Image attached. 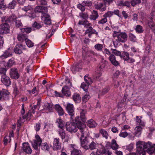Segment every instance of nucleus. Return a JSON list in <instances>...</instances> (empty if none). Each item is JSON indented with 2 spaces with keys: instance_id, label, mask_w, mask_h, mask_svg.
<instances>
[{
  "instance_id": "nucleus-1",
  "label": "nucleus",
  "mask_w": 155,
  "mask_h": 155,
  "mask_svg": "<svg viewBox=\"0 0 155 155\" xmlns=\"http://www.w3.org/2000/svg\"><path fill=\"white\" fill-rule=\"evenodd\" d=\"M83 124L86 126L84 123L81 122L79 117L78 116L75 117L74 122H67L66 123L65 126L66 130L70 133L76 132L78 130L77 128L80 130L81 132V130L79 127V126L81 127V125Z\"/></svg>"
},
{
  "instance_id": "nucleus-2",
  "label": "nucleus",
  "mask_w": 155,
  "mask_h": 155,
  "mask_svg": "<svg viewBox=\"0 0 155 155\" xmlns=\"http://www.w3.org/2000/svg\"><path fill=\"white\" fill-rule=\"evenodd\" d=\"M81 127H79V128L81 130V135L80 137L81 145V147L86 150H87L88 146L90 143L91 142V139L89 137H84V129L86 126L83 124Z\"/></svg>"
},
{
  "instance_id": "nucleus-3",
  "label": "nucleus",
  "mask_w": 155,
  "mask_h": 155,
  "mask_svg": "<svg viewBox=\"0 0 155 155\" xmlns=\"http://www.w3.org/2000/svg\"><path fill=\"white\" fill-rule=\"evenodd\" d=\"M146 143L141 141H139L137 143V150L136 153H131L132 155H145L146 152H147V149Z\"/></svg>"
},
{
  "instance_id": "nucleus-4",
  "label": "nucleus",
  "mask_w": 155,
  "mask_h": 155,
  "mask_svg": "<svg viewBox=\"0 0 155 155\" xmlns=\"http://www.w3.org/2000/svg\"><path fill=\"white\" fill-rule=\"evenodd\" d=\"M84 82H83L81 84V87L85 92H87L89 85L91 84L92 82L91 78L86 75L84 77Z\"/></svg>"
},
{
  "instance_id": "nucleus-5",
  "label": "nucleus",
  "mask_w": 155,
  "mask_h": 155,
  "mask_svg": "<svg viewBox=\"0 0 155 155\" xmlns=\"http://www.w3.org/2000/svg\"><path fill=\"white\" fill-rule=\"evenodd\" d=\"M10 94L7 89H2L0 91V101L8 100L9 99Z\"/></svg>"
},
{
  "instance_id": "nucleus-6",
  "label": "nucleus",
  "mask_w": 155,
  "mask_h": 155,
  "mask_svg": "<svg viewBox=\"0 0 155 155\" xmlns=\"http://www.w3.org/2000/svg\"><path fill=\"white\" fill-rule=\"evenodd\" d=\"M0 34L4 35L9 33L10 32V26L7 22H3L1 25Z\"/></svg>"
},
{
  "instance_id": "nucleus-7",
  "label": "nucleus",
  "mask_w": 155,
  "mask_h": 155,
  "mask_svg": "<svg viewBox=\"0 0 155 155\" xmlns=\"http://www.w3.org/2000/svg\"><path fill=\"white\" fill-rule=\"evenodd\" d=\"M1 81L4 85L6 87L9 86L11 84V80L9 77L6 75L1 76Z\"/></svg>"
},
{
  "instance_id": "nucleus-8",
  "label": "nucleus",
  "mask_w": 155,
  "mask_h": 155,
  "mask_svg": "<svg viewBox=\"0 0 155 155\" xmlns=\"http://www.w3.org/2000/svg\"><path fill=\"white\" fill-rule=\"evenodd\" d=\"M48 9L47 7L37 6L35 8L34 11L35 13H40L42 14V15H45L48 14Z\"/></svg>"
},
{
  "instance_id": "nucleus-9",
  "label": "nucleus",
  "mask_w": 155,
  "mask_h": 155,
  "mask_svg": "<svg viewBox=\"0 0 155 155\" xmlns=\"http://www.w3.org/2000/svg\"><path fill=\"white\" fill-rule=\"evenodd\" d=\"M2 21L3 22H9L11 23L15 21L17 19V16L14 14H12L8 17H4L2 18Z\"/></svg>"
},
{
  "instance_id": "nucleus-10",
  "label": "nucleus",
  "mask_w": 155,
  "mask_h": 155,
  "mask_svg": "<svg viewBox=\"0 0 155 155\" xmlns=\"http://www.w3.org/2000/svg\"><path fill=\"white\" fill-rule=\"evenodd\" d=\"M66 109L68 114L71 116V117L72 118L74 114V110L73 104L70 103L68 104Z\"/></svg>"
},
{
  "instance_id": "nucleus-11",
  "label": "nucleus",
  "mask_w": 155,
  "mask_h": 155,
  "mask_svg": "<svg viewBox=\"0 0 155 155\" xmlns=\"http://www.w3.org/2000/svg\"><path fill=\"white\" fill-rule=\"evenodd\" d=\"M127 35L125 32H120L118 36L117 40L118 41L122 43H124L127 41Z\"/></svg>"
},
{
  "instance_id": "nucleus-12",
  "label": "nucleus",
  "mask_w": 155,
  "mask_h": 155,
  "mask_svg": "<svg viewBox=\"0 0 155 155\" xmlns=\"http://www.w3.org/2000/svg\"><path fill=\"white\" fill-rule=\"evenodd\" d=\"M12 51L10 48H9L5 50L3 54L0 57L2 59H6L12 55Z\"/></svg>"
},
{
  "instance_id": "nucleus-13",
  "label": "nucleus",
  "mask_w": 155,
  "mask_h": 155,
  "mask_svg": "<svg viewBox=\"0 0 155 155\" xmlns=\"http://www.w3.org/2000/svg\"><path fill=\"white\" fill-rule=\"evenodd\" d=\"M145 144L147 145V147L148 153L150 154H152L153 153L155 154V144H152L150 142H148L147 143H146Z\"/></svg>"
},
{
  "instance_id": "nucleus-14",
  "label": "nucleus",
  "mask_w": 155,
  "mask_h": 155,
  "mask_svg": "<svg viewBox=\"0 0 155 155\" xmlns=\"http://www.w3.org/2000/svg\"><path fill=\"white\" fill-rule=\"evenodd\" d=\"M22 149L26 154H30L32 153V150L29 146V143L28 142L24 143H22Z\"/></svg>"
},
{
  "instance_id": "nucleus-15",
  "label": "nucleus",
  "mask_w": 155,
  "mask_h": 155,
  "mask_svg": "<svg viewBox=\"0 0 155 155\" xmlns=\"http://www.w3.org/2000/svg\"><path fill=\"white\" fill-rule=\"evenodd\" d=\"M10 75L12 78L15 79H17L19 77V75L18 73L17 69L16 68H13L11 69Z\"/></svg>"
},
{
  "instance_id": "nucleus-16",
  "label": "nucleus",
  "mask_w": 155,
  "mask_h": 155,
  "mask_svg": "<svg viewBox=\"0 0 155 155\" xmlns=\"http://www.w3.org/2000/svg\"><path fill=\"white\" fill-rule=\"evenodd\" d=\"M41 18L45 25H50L51 24L50 16L48 14L42 15Z\"/></svg>"
},
{
  "instance_id": "nucleus-17",
  "label": "nucleus",
  "mask_w": 155,
  "mask_h": 155,
  "mask_svg": "<svg viewBox=\"0 0 155 155\" xmlns=\"http://www.w3.org/2000/svg\"><path fill=\"white\" fill-rule=\"evenodd\" d=\"M60 139L59 138H56L54 140L53 145V149L56 150L61 149V143L59 142Z\"/></svg>"
},
{
  "instance_id": "nucleus-18",
  "label": "nucleus",
  "mask_w": 155,
  "mask_h": 155,
  "mask_svg": "<svg viewBox=\"0 0 155 155\" xmlns=\"http://www.w3.org/2000/svg\"><path fill=\"white\" fill-rule=\"evenodd\" d=\"M107 151L105 148L101 150L97 149L96 152H92L91 155H106Z\"/></svg>"
},
{
  "instance_id": "nucleus-19",
  "label": "nucleus",
  "mask_w": 155,
  "mask_h": 155,
  "mask_svg": "<svg viewBox=\"0 0 155 155\" xmlns=\"http://www.w3.org/2000/svg\"><path fill=\"white\" fill-rule=\"evenodd\" d=\"M61 92L64 96L69 97L71 95L70 89L68 86H65L63 87Z\"/></svg>"
},
{
  "instance_id": "nucleus-20",
  "label": "nucleus",
  "mask_w": 155,
  "mask_h": 155,
  "mask_svg": "<svg viewBox=\"0 0 155 155\" xmlns=\"http://www.w3.org/2000/svg\"><path fill=\"white\" fill-rule=\"evenodd\" d=\"M28 38V36L27 34L23 33H21L18 34L17 38L18 41L22 42L24 41H25Z\"/></svg>"
},
{
  "instance_id": "nucleus-21",
  "label": "nucleus",
  "mask_w": 155,
  "mask_h": 155,
  "mask_svg": "<svg viewBox=\"0 0 155 155\" xmlns=\"http://www.w3.org/2000/svg\"><path fill=\"white\" fill-rule=\"evenodd\" d=\"M82 64V61L80 60L73 67L71 68V70L75 71H79L81 69V65Z\"/></svg>"
},
{
  "instance_id": "nucleus-22",
  "label": "nucleus",
  "mask_w": 155,
  "mask_h": 155,
  "mask_svg": "<svg viewBox=\"0 0 155 155\" xmlns=\"http://www.w3.org/2000/svg\"><path fill=\"white\" fill-rule=\"evenodd\" d=\"M24 49L23 46L21 44L17 45L14 48V51L16 54H21L22 53V50Z\"/></svg>"
},
{
  "instance_id": "nucleus-23",
  "label": "nucleus",
  "mask_w": 155,
  "mask_h": 155,
  "mask_svg": "<svg viewBox=\"0 0 155 155\" xmlns=\"http://www.w3.org/2000/svg\"><path fill=\"white\" fill-rule=\"evenodd\" d=\"M54 108L56 111H57L59 116H61L64 115V112L59 104H56L55 105Z\"/></svg>"
},
{
  "instance_id": "nucleus-24",
  "label": "nucleus",
  "mask_w": 155,
  "mask_h": 155,
  "mask_svg": "<svg viewBox=\"0 0 155 155\" xmlns=\"http://www.w3.org/2000/svg\"><path fill=\"white\" fill-rule=\"evenodd\" d=\"M37 106L36 105H34L33 107H32L31 108V110H30L28 111V112L26 114V116H23V119H25L26 117H27L28 118L31 117L32 114L31 113L34 114L35 112V110L37 108Z\"/></svg>"
},
{
  "instance_id": "nucleus-25",
  "label": "nucleus",
  "mask_w": 155,
  "mask_h": 155,
  "mask_svg": "<svg viewBox=\"0 0 155 155\" xmlns=\"http://www.w3.org/2000/svg\"><path fill=\"white\" fill-rule=\"evenodd\" d=\"M51 146V145L49 146L47 142L41 143L40 145L41 149L45 152L49 151Z\"/></svg>"
},
{
  "instance_id": "nucleus-26",
  "label": "nucleus",
  "mask_w": 155,
  "mask_h": 155,
  "mask_svg": "<svg viewBox=\"0 0 155 155\" xmlns=\"http://www.w3.org/2000/svg\"><path fill=\"white\" fill-rule=\"evenodd\" d=\"M99 17V15L97 11L93 10L91 12V14L89 17V19L91 20L95 21Z\"/></svg>"
},
{
  "instance_id": "nucleus-27",
  "label": "nucleus",
  "mask_w": 155,
  "mask_h": 155,
  "mask_svg": "<svg viewBox=\"0 0 155 155\" xmlns=\"http://www.w3.org/2000/svg\"><path fill=\"white\" fill-rule=\"evenodd\" d=\"M109 60L111 64L115 66H117L119 64L118 62L116 60L115 56L113 54L110 55Z\"/></svg>"
},
{
  "instance_id": "nucleus-28",
  "label": "nucleus",
  "mask_w": 155,
  "mask_h": 155,
  "mask_svg": "<svg viewBox=\"0 0 155 155\" xmlns=\"http://www.w3.org/2000/svg\"><path fill=\"white\" fill-rule=\"evenodd\" d=\"M98 144L94 142V141L91 142L90 143L87 150L90 149L91 150H92L97 149Z\"/></svg>"
},
{
  "instance_id": "nucleus-29",
  "label": "nucleus",
  "mask_w": 155,
  "mask_h": 155,
  "mask_svg": "<svg viewBox=\"0 0 155 155\" xmlns=\"http://www.w3.org/2000/svg\"><path fill=\"white\" fill-rule=\"evenodd\" d=\"M86 123L87 126L90 128H94L97 125V124L92 119L88 120Z\"/></svg>"
},
{
  "instance_id": "nucleus-30",
  "label": "nucleus",
  "mask_w": 155,
  "mask_h": 155,
  "mask_svg": "<svg viewBox=\"0 0 155 155\" xmlns=\"http://www.w3.org/2000/svg\"><path fill=\"white\" fill-rule=\"evenodd\" d=\"M143 127L140 126H137L136 127L135 131L134 133L135 136L139 137L141 135Z\"/></svg>"
},
{
  "instance_id": "nucleus-31",
  "label": "nucleus",
  "mask_w": 155,
  "mask_h": 155,
  "mask_svg": "<svg viewBox=\"0 0 155 155\" xmlns=\"http://www.w3.org/2000/svg\"><path fill=\"white\" fill-rule=\"evenodd\" d=\"M86 112V111L84 109L81 110V111L80 112V120H81L83 122H85L86 121L87 118L85 116V114Z\"/></svg>"
},
{
  "instance_id": "nucleus-32",
  "label": "nucleus",
  "mask_w": 155,
  "mask_h": 155,
  "mask_svg": "<svg viewBox=\"0 0 155 155\" xmlns=\"http://www.w3.org/2000/svg\"><path fill=\"white\" fill-rule=\"evenodd\" d=\"M73 99L76 103H78L81 102V98L79 94L74 93L73 95Z\"/></svg>"
},
{
  "instance_id": "nucleus-33",
  "label": "nucleus",
  "mask_w": 155,
  "mask_h": 155,
  "mask_svg": "<svg viewBox=\"0 0 155 155\" xmlns=\"http://www.w3.org/2000/svg\"><path fill=\"white\" fill-rule=\"evenodd\" d=\"M87 28V29L86 30L85 33V34L91 33V34H95L96 35H98V33L95 30L93 29L92 26L89 27Z\"/></svg>"
},
{
  "instance_id": "nucleus-34",
  "label": "nucleus",
  "mask_w": 155,
  "mask_h": 155,
  "mask_svg": "<svg viewBox=\"0 0 155 155\" xmlns=\"http://www.w3.org/2000/svg\"><path fill=\"white\" fill-rule=\"evenodd\" d=\"M42 142L41 141H36V140H34L33 143H32L33 147L36 150H38V147L41 144Z\"/></svg>"
},
{
  "instance_id": "nucleus-35",
  "label": "nucleus",
  "mask_w": 155,
  "mask_h": 155,
  "mask_svg": "<svg viewBox=\"0 0 155 155\" xmlns=\"http://www.w3.org/2000/svg\"><path fill=\"white\" fill-rule=\"evenodd\" d=\"M100 133L101 134L103 137L107 139L109 136L106 130L103 129H101L99 130Z\"/></svg>"
},
{
  "instance_id": "nucleus-36",
  "label": "nucleus",
  "mask_w": 155,
  "mask_h": 155,
  "mask_svg": "<svg viewBox=\"0 0 155 155\" xmlns=\"http://www.w3.org/2000/svg\"><path fill=\"white\" fill-rule=\"evenodd\" d=\"M111 147V148L114 150H117L119 148V145L117 143L115 139H113L112 140Z\"/></svg>"
},
{
  "instance_id": "nucleus-37",
  "label": "nucleus",
  "mask_w": 155,
  "mask_h": 155,
  "mask_svg": "<svg viewBox=\"0 0 155 155\" xmlns=\"http://www.w3.org/2000/svg\"><path fill=\"white\" fill-rule=\"evenodd\" d=\"M134 30L136 32L138 33H142L144 31L143 27L141 25H136Z\"/></svg>"
},
{
  "instance_id": "nucleus-38",
  "label": "nucleus",
  "mask_w": 155,
  "mask_h": 155,
  "mask_svg": "<svg viewBox=\"0 0 155 155\" xmlns=\"http://www.w3.org/2000/svg\"><path fill=\"white\" fill-rule=\"evenodd\" d=\"M15 63L14 58H12L10 59L6 64L5 67H11Z\"/></svg>"
},
{
  "instance_id": "nucleus-39",
  "label": "nucleus",
  "mask_w": 155,
  "mask_h": 155,
  "mask_svg": "<svg viewBox=\"0 0 155 155\" xmlns=\"http://www.w3.org/2000/svg\"><path fill=\"white\" fill-rule=\"evenodd\" d=\"M120 58H123L124 61H127L129 59V54L127 52L123 51L121 53Z\"/></svg>"
},
{
  "instance_id": "nucleus-40",
  "label": "nucleus",
  "mask_w": 155,
  "mask_h": 155,
  "mask_svg": "<svg viewBox=\"0 0 155 155\" xmlns=\"http://www.w3.org/2000/svg\"><path fill=\"white\" fill-rule=\"evenodd\" d=\"M71 155H82V153L80 150L74 149L71 151Z\"/></svg>"
},
{
  "instance_id": "nucleus-41",
  "label": "nucleus",
  "mask_w": 155,
  "mask_h": 155,
  "mask_svg": "<svg viewBox=\"0 0 155 155\" xmlns=\"http://www.w3.org/2000/svg\"><path fill=\"white\" fill-rule=\"evenodd\" d=\"M56 123H58V127H59L61 129H63L64 127V124L63 123V121L61 117L57 119Z\"/></svg>"
},
{
  "instance_id": "nucleus-42",
  "label": "nucleus",
  "mask_w": 155,
  "mask_h": 155,
  "mask_svg": "<svg viewBox=\"0 0 155 155\" xmlns=\"http://www.w3.org/2000/svg\"><path fill=\"white\" fill-rule=\"evenodd\" d=\"M17 2L15 0H13L10 2L8 5V8L10 9H14L17 4Z\"/></svg>"
},
{
  "instance_id": "nucleus-43",
  "label": "nucleus",
  "mask_w": 155,
  "mask_h": 155,
  "mask_svg": "<svg viewBox=\"0 0 155 155\" xmlns=\"http://www.w3.org/2000/svg\"><path fill=\"white\" fill-rule=\"evenodd\" d=\"M58 133L62 140H63L65 138L66 133L63 129H61L60 130H59Z\"/></svg>"
},
{
  "instance_id": "nucleus-44",
  "label": "nucleus",
  "mask_w": 155,
  "mask_h": 155,
  "mask_svg": "<svg viewBox=\"0 0 155 155\" xmlns=\"http://www.w3.org/2000/svg\"><path fill=\"white\" fill-rule=\"evenodd\" d=\"M128 37L130 40L133 42H136L137 40L136 36L132 33H129Z\"/></svg>"
},
{
  "instance_id": "nucleus-45",
  "label": "nucleus",
  "mask_w": 155,
  "mask_h": 155,
  "mask_svg": "<svg viewBox=\"0 0 155 155\" xmlns=\"http://www.w3.org/2000/svg\"><path fill=\"white\" fill-rule=\"evenodd\" d=\"M15 25L17 28H20L23 27V25L20 20H16L15 21Z\"/></svg>"
},
{
  "instance_id": "nucleus-46",
  "label": "nucleus",
  "mask_w": 155,
  "mask_h": 155,
  "mask_svg": "<svg viewBox=\"0 0 155 155\" xmlns=\"http://www.w3.org/2000/svg\"><path fill=\"white\" fill-rule=\"evenodd\" d=\"M131 2H130L128 1H126L124 2L123 1H121L120 3V5L122 6H126L130 8V7Z\"/></svg>"
},
{
  "instance_id": "nucleus-47",
  "label": "nucleus",
  "mask_w": 155,
  "mask_h": 155,
  "mask_svg": "<svg viewBox=\"0 0 155 155\" xmlns=\"http://www.w3.org/2000/svg\"><path fill=\"white\" fill-rule=\"evenodd\" d=\"M95 48L98 51H101L103 48V45L100 44H96L94 46Z\"/></svg>"
},
{
  "instance_id": "nucleus-48",
  "label": "nucleus",
  "mask_w": 155,
  "mask_h": 155,
  "mask_svg": "<svg viewBox=\"0 0 155 155\" xmlns=\"http://www.w3.org/2000/svg\"><path fill=\"white\" fill-rule=\"evenodd\" d=\"M25 42L26 45L28 47H32L34 46V43L28 38L26 39Z\"/></svg>"
},
{
  "instance_id": "nucleus-49",
  "label": "nucleus",
  "mask_w": 155,
  "mask_h": 155,
  "mask_svg": "<svg viewBox=\"0 0 155 155\" xmlns=\"http://www.w3.org/2000/svg\"><path fill=\"white\" fill-rule=\"evenodd\" d=\"M141 2V0H131V5L134 7L136 5L140 3Z\"/></svg>"
},
{
  "instance_id": "nucleus-50",
  "label": "nucleus",
  "mask_w": 155,
  "mask_h": 155,
  "mask_svg": "<svg viewBox=\"0 0 155 155\" xmlns=\"http://www.w3.org/2000/svg\"><path fill=\"white\" fill-rule=\"evenodd\" d=\"M147 24L149 28L151 29L155 27V24L153 20H148Z\"/></svg>"
},
{
  "instance_id": "nucleus-51",
  "label": "nucleus",
  "mask_w": 155,
  "mask_h": 155,
  "mask_svg": "<svg viewBox=\"0 0 155 155\" xmlns=\"http://www.w3.org/2000/svg\"><path fill=\"white\" fill-rule=\"evenodd\" d=\"M82 4L85 7L86 6L90 7L92 5V3L91 1H84L82 2Z\"/></svg>"
},
{
  "instance_id": "nucleus-52",
  "label": "nucleus",
  "mask_w": 155,
  "mask_h": 155,
  "mask_svg": "<svg viewBox=\"0 0 155 155\" xmlns=\"http://www.w3.org/2000/svg\"><path fill=\"white\" fill-rule=\"evenodd\" d=\"M11 138H10L9 137H8L7 135L5 136L4 138L3 142L4 144L5 145H6L7 144L8 142H8L10 143L11 141Z\"/></svg>"
},
{
  "instance_id": "nucleus-53",
  "label": "nucleus",
  "mask_w": 155,
  "mask_h": 155,
  "mask_svg": "<svg viewBox=\"0 0 155 155\" xmlns=\"http://www.w3.org/2000/svg\"><path fill=\"white\" fill-rule=\"evenodd\" d=\"M21 31L23 33L25 32L27 33H29L31 31L32 29L31 28H22L20 29Z\"/></svg>"
},
{
  "instance_id": "nucleus-54",
  "label": "nucleus",
  "mask_w": 155,
  "mask_h": 155,
  "mask_svg": "<svg viewBox=\"0 0 155 155\" xmlns=\"http://www.w3.org/2000/svg\"><path fill=\"white\" fill-rule=\"evenodd\" d=\"M32 27L37 29L40 28L42 27V25L36 21L35 22L32 24Z\"/></svg>"
},
{
  "instance_id": "nucleus-55",
  "label": "nucleus",
  "mask_w": 155,
  "mask_h": 155,
  "mask_svg": "<svg viewBox=\"0 0 155 155\" xmlns=\"http://www.w3.org/2000/svg\"><path fill=\"white\" fill-rule=\"evenodd\" d=\"M90 98V96L88 94H86L82 97V101L83 102L86 103Z\"/></svg>"
},
{
  "instance_id": "nucleus-56",
  "label": "nucleus",
  "mask_w": 155,
  "mask_h": 155,
  "mask_svg": "<svg viewBox=\"0 0 155 155\" xmlns=\"http://www.w3.org/2000/svg\"><path fill=\"white\" fill-rule=\"evenodd\" d=\"M77 8L82 12H84L85 9V7L82 4H79L77 5Z\"/></svg>"
},
{
  "instance_id": "nucleus-57",
  "label": "nucleus",
  "mask_w": 155,
  "mask_h": 155,
  "mask_svg": "<svg viewBox=\"0 0 155 155\" xmlns=\"http://www.w3.org/2000/svg\"><path fill=\"white\" fill-rule=\"evenodd\" d=\"M112 52V53L116 55L120 56L121 57V53L120 51L117 50L116 49H111Z\"/></svg>"
},
{
  "instance_id": "nucleus-58",
  "label": "nucleus",
  "mask_w": 155,
  "mask_h": 155,
  "mask_svg": "<svg viewBox=\"0 0 155 155\" xmlns=\"http://www.w3.org/2000/svg\"><path fill=\"white\" fill-rule=\"evenodd\" d=\"M109 88L107 87H105L103 89L101 92V94L102 95H104L107 93L109 90Z\"/></svg>"
},
{
  "instance_id": "nucleus-59",
  "label": "nucleus",
  "mask_w": 155,
  "mask_h": 155,
  "mask_svg": "<svg viewBox=\"0 0 155 155\" xmlns=\"http://www.w3.org/2000/svg\"><path fill=\"white\" fill-rule=\"evenodd\" d=\"M103 5V3H97L94 5V6L96 9L97 10H100L102 7Z\"/></svg>"
},
{
  "instance_id": "nucleus-60",
  "label": "nucleus",
  "mask_w": 155,
  "mask_h": 155,
  "mask_svg": "<svg viewBox=\"0 0 155 155\" xmlns=\"http://www.w3.org/2000/svg\"><path fill=\"white\" fill-rule=\"evenodd\" d=\"M80 16L85 20L87 19L88 18V15L87 13L82 12L80 14Z\"/></svg>"
},
{
  "instance_id": "nucleus-61",
  "label": "nucleus",
  "mask_w": 155,
  "mask_h": 155,
  "mask_svg": "<svg viewBox=\"0 0 155 155\" xmlns=\"http://www.w3.org/2000/svg\"><path fill=\"white\" fill-rule=\"evenodd\" d=\"M7 71V69L6 68H0V75H6V73Z\"/></svg>"
},
{
  "instance_id": "nucleus-62",
  "label": "nucleus",
  "mask_w": 155,
  "mask_h": 155,
  "mask_svg": "<svg viewBox=\"0 0 155 155\" xmlns=\"http://www.w3.org/2000/svg\"><path fill=\"white\" fill-rule=\"evenodd\" d=\"M104 18H102L98 22V24H103L106 23L107 21V18L105 17H104Z\"/></svg>"
},
{
  "instance_id": "nucleus-63",
  "label": "nucleus",
  "mask_w": 155,
  "mask_h": 155,
  "mask_svg": "<svg viewBox=\"0 0 155 155\" xmlns=\"http://www.w3.org/2000/svg\"><path fill=\"white\" fill-rule=\"evenodd\" d=\"M113 15V12L108 11L103 15V17H110Z\"/></svg>"
},
{
  "instance_id": "nucleus-64",
  "label": "nucleus",
  "mask_w": 155,
  "mask_h": 155,
  "mask_svg": "<svg viewBox=\"0 0 155 155\" xmlns=\"http://www.w3.org/2000/svg\"><path fill=\"white\" fill-rule=\"evenodd\" d=\"M37 2L41 5H45L47 4V2L46 0H37Z\"/></svg>"
}]
</instances>
